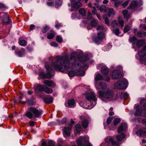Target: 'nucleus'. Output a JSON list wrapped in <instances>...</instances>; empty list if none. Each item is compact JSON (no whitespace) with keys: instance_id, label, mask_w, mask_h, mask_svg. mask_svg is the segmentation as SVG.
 Returning <instances> with one entry per match:
<instances>
[{"instance_id":"nucleus-1","label":"nucleus","mask_w":146,"mask_h":146,"mask_svg":"<svg viewBox=\"0 0 146 146\" xmlns=\"http://www.w3.org/2000/svg\"><path fill=\"white\" fill-rule=\"evenodd\" d=\"M77 60L82 63H84L89 60L88 56L86 54H84L82 50H79L76 52L72 51L69 58L68 54L64 52L62 53V55L56 56L54 62H52L51 65L45 66L48 72L47 73L42 72L39 74V76L42 78H50L52 77L53 72L52 67L56 70L64 72L70 68L72 61H73L74 62L72 63V69L77 72V75L83 76L85 74L84 70L87 69L88 66L85 65L82 67V66L79 63L76 62Z\"/></svg>"},{"instance_id":"nucleus-2","label":"nucleus","mask_w":146,"mask_h":146,"mask_svg":"<svg viewBox=\"0 0 146 146\" xmlns=\"http://www.w3.org/2000/svg\"><path fill=\"white\" fill-rule=\"evenodd\" d=\"M99 88H96L97 90L102 89L98 91V98L103 102L108 103L113 102L117 100L119 96L117 94H114L112 89L107 88L106 84L104 82L98 83Z\"/></svg>"},{"instance_id":"nucleus-3","label":"nucleus","mask_w":146,"mask_h":146,"mask_svg":"<svg viewBox=\"0 0 146 146\" xmlns=\"http://www.w3.org/2000/svg\"><path fill=\"white\" fill-rule=\"evenodd\" d=\"M86 100L91 103L90 108L89 109H91L94 107L96 104L97 98L95 93L91 89L88 88L84 94Z\"/></svg>"},{"instance_id":"nucleus-4","label":"nucleus","mask_w":146,"mask_h":146,"mask_svg":"<svg viewBox=\"0 0 146 146\" xmlns=\"http://www.w3.org/2000/svg\"><path fill=\"white\" fill-rule=\"evenodd\" d=\"M125 137V135L123 133H121L120 135H117L116 139L117 141H115L112 138H107L105 139L106 144H109V145H111L112 146L118 145L119 142L121 141Z\"/></svg>"},{"instance_id":"nucleus-5","label":"nucleus","mask_w":146,"mask_h":146,"mask_svg":"<svg viewBox=\"0 0 146 146\" xmlns=\"http://www.w3.org/2000/svg\"><path fill=\"white\" fill-rule=\"evenodd\" d=\"M30 111H28L26 113V116L29 118L31 119L33 117V115L31 112L33 113L35 117H38L42 113L41 110H38L35 108H30Z\"/></svg>"},{"instance_id":"nucleus-6","label":"nucleus","mask_w":146,"mask_h":146,"mask_svg":"<svg viewBox=\"0 0 146 146\" xmlns=\"http://www.w3.org/2000/svg\"><path fill=\"white\" fill-rule=\"evenodd\" d=\"M76 142L78 146H92L91 144L89 142L88 138L85 137H80Z\"/></svg>"},{"instance_id":"nucleus-7","label":"nucleus","mask_w":146,"mask_h":146,"mask_svg":"<svg viewBox=\"0 0 146 146\" xmlns=\"http://www.w3.org/2000/svg\"><path fill=\"white\" fill-rule=\"evenodd\" d=\"M122 70V67L121 66H117L116 69L113 70L111 73V76L113 79H119L121 77V72Z\"/></svg>"},{"instance_id":"nucleus-8","label":"nucleus","mask_w":146,"mask_h":146,"mask_svg":"<svg viewBox=\"0 0 146 146\" xmlns=\"http://www.w3.org/2000/svg\"><path fill=\"white\" fill-rule=\"evenodd\" d=\"M128 84L127 80L125 79L118 81L114 85L115 88L118 89H126Z\"/></svg>"},{"instance_id":"nucleus-9","label":"nucleus","mask_w":146,"mask_h":146,"mask_svg":"<svg viewBox=\"0 0 146 146\" xmlns=\"http://www.w3.org/2000/svg\"><path fill=\"white\" fill-rule=\"evenodd\" d=\"M134 109L135 110L134 113L135 116L146 117V112L143 110L141 106L137 105Z\"/></svg>"},{"instance_id":"nucleus-10","label":"nucleus","mask_w":146,"mask_h":146,"mask_svg":"<svg viewBox=\"0 0 146 146\" xmlns=\"http://www.w3.org/2000/svg\"><path fill=\"white\" fill-rule=\"evenodd\" d=\"M138 55L139 56L138 58L137 55L136 56L137 58L141 60H146V45L143 47L141 51L138 53Z\"/></svg>"},{"instance_id":"nucleus-11","label":"nucleus","mask_w":146,"mask_h":146,"mask_svg":"<svg viewBox=\"0 0 146 146\" xmlns=\"http://www.w3.org/2000/svg\"><path fill=\"white\" fill-rule=\"evenodd\" d=\"M105 35L104 33L98 32L97 33L96 36L94 38V40L95 43H98L101 41L105 38Z\"/></svg>"},{"instance_id":"nucleus-12","label":"nucleus","mask_w":146,"mask_h":146,"mask_svg":"<svg viewBox=\"0 0 146 146\" xmlns=\"http://www.w3.org/2000/svg\"><path fill=\"white\" fill-rule=\"evenodd\" d=\"M88 15L87 19L90 20V24L92 27H95L98 25V23L97 21L94 18L91 17V14L89 12H88Z\"/></svg>"},{"instance_id":"nucleus-13","label":"nucleus","mask_w":146,"mask_h":146,"mask_svg":"<svg viewBox=\"0 0 146 146\" xmlns=\"http://www.w3.org/2000/svg\"><path fill=\"white\" fill-rule=\"evenodd\" d=\"M74 124V121H71V124H69V127H64L63 130V134L64 136L66 137H69L70 135V130L72 125Z\"/></svg>"},{"instance_id":"nucleus-14","label":"nucleus","mask_w":146,"mask_h":146,"mask_svg":"<svg viewBox=\"0 0 146 146\" xmlns=\"http://www.w3.org/2000/svg\"><path fill=\"white\" fill-rule=\"evenodd\" d=\"M118 24L116 21H113L111 23L112 26L113 27L120 26L121 27H123L124 25V21L123 20L122 18L119 17L118 19Z\"/></svg>"},{"instance_id":"nucleus-15","label":"nucleus","mask_w":146,"mask_h":146,"mask_svg":"<svg viewBox=\"0 0 146 146\" xmlns=\"http://www.w3.org/2000/svg\"><path fill=\"white\" fill-rule=\"evenodd\" d=\"M64 104L65 106L66 107L73 108L75 106L76 103L74 99H71L68 101L66 102Z\"/></svg>"},{"instance_id":"nucleus-16","label":"nucleus","mask_w":146,"mask_h":146,"mask_svg":"<svg viewBox=\"0 0 146 146\" xmlns=\"http://www.w3.org/2000/svg\"><path fill=\"white\" fill-rule=\"evenodd\" d=\"M127 128V124L125 123H121V125L117 128V131L118 133H123V132L125 131Z\"/></svg>"},{"instance_id":"nucleus-17","label":"nucleus","mask_w":146,"mask_h":146,"mask_svg":"<svg viewBox=\"0 0 146 146\" xmlns=\"http://www.w3.org/2000/svg\"><path fill=\"white\" fill-rule=\"evenodd\" d=\"M103 79V78L102 76L99 73L96 74V76L94 78V84L96 88H99L98 83V81Z\"/></svg>"},{"instance_id":"nucleus-18","label":"nucleus","mask_w":146,"mask_h":146,"mask_svg":"<svg viewBox=\"0 0 146 146\" xmlns=\"http://www.w3.org/2000/svg\"><path fill=\"white\" fill-rule=\"evenodd\" d=\"M34 90L36 93L43 91L44 88L46 87L44 85H42L39 84H35L34 86Z\"/></svg>"},{"instance_id":"nucleus-19","label":"nucleus","mask_w":146,"mask_h":146,"mask_svg":"<svg viewBox=\"0 0 146 146\" xmlns=\"http://www.w3.org/2000/svg\"><path fill=\"white\" fill-rule=\"evenodd\" d=\"M138 5V1H133L128 7V8L134 11L137 9Z\"/></svg>"},{"instance_id":"nucleus-20","label":"nucleus","mask_w":146,"mask_h":146,"mask_svg":"<svg viewBox=\"0 0 146 146\" xmlns=\"http://www.w3.org/2000/svg\"><path fill=\"white\" fill-rule=\"evenodd\" d=\"M80 0H70L71 3H73V6L75 8H78L81 7L82 4L80 1Z\"/></svg>"},{"instance_id":"nucleus-21","label":"nucleus","mask_w":146,"mask_h":146,"mask_svg":"<svg viewBox=\"0 0 146 146\" xmlns=\"http://www.w3.org/2000/svg\"><path fill=\"white\" fill-rule=\"evenodd\" d=\"M3 23L5 25L9 24L11 21V20L9 19L7 13H4L2 19Z\"/></svg>"},{"instance_id":"nucleus-22","label":"nucleus","mask_w":146,"mask_h":146,"mask_svg":"<svg viewBox=\"0 0 146 146\" xmlns=\"http://www.w3.org/2000/svg\"><path fill=\"white\" fill-rule=\"evenodd\" d=\"M90 121V118L89 117H87L84 119L82 121L81 125L83 128H86L88 127Z\"/></svg>"},{"instance_id":"nucleus-23","label":"nucleus","mask_w":146,"mask_h":146,"mask_svg":"<svg viewBox=\"0 0 146 146\" xmlns=\"http://www.w3.org/2000/svg\"><path fill=\"white\" fill-rule=\"evenodd\" d=\"M44 83L48 86L52 87H54L55 86V84L54 82L48 80H45L44 82Z\"/></svg>"},{"instance_id":"nucleus-24","label":"nucleus","mask_w":146,"mask_h":146,"mask_svg":"<svg viewBox=\"0 0 146 146\" xmlns=\"http://www.w3.org/2000/svg\"><path fill=\"white\" fill-rule=\"evenodd\" d=\"M137 39L134 36H130L129 37V41L130 43H132V45L133 46V48H134L133 47L134 45H135V41Z\"/></svg>"},{"instance_id":"nucleus-25","label":"nucleus","mask_w":146,"mask_h":146,"mask_svg":"<svg viewBox=\"0 0 146 146\" xmlns=\"http://www.w3.org/2000/svg\"><path fill=\"white\" fill-rule=\"evenodd\" d=\"M115 12L112 8H108L107 14L109 17H113L115 15Z\"/></svg>"},{"instance_id":"nucleus-26","label":"nucleus","mask_w":146,"mask_h":146,"mask_svg":"<svg viewBox=\"0 0 146 146\" xmlns=\"http://www.w3.org/2000/svg\"><path fill=\"white\" fill-rule=\"evenodd\" d=\"M44 101L46 103H50L52 102L53 99L51 96H47L44 98Z\"/></svg>"},{"instance_id":"nucleus-27","label":"nucleus","mask_w":146,"mask_h":146,"mask_svg":"<svg viewBox=\"0 0 146 146\" xmlns=\"http://www.w3.org/2000/svg\"><path fill=\"white\" fill-rule=\"evenodd\" d=\"M25 51V50L24 48H22L21 51H19L18 52H16L15 53L19 57H22L24 55Z\"/></svg>"},{"instance_id":"nucleus-28","label":"nucleus","mask_w":146,"mask_h":146,"mask_svg":"<svg viewBox=\"0 0 146 146\" xmlns=\"http://www.w3.org/2000/svg\"><path fill=\"white\" fill-rule=\"evenodd\" d=\"M144 129L145 128H142L141 129L136 132V134L138 136H143L144 133L145 132V131L144 130Z\"/></svg>"},{"instance_id":"nucleus-29","label":"nucleus","mask_w":146,"mask_h":146,"mask_svg":"<svg viewBox=\"0 0 146 146\" xmlns=\"http://www.w3.org/2000/svg\"><path fill=\"white\" fill-rule=\"evenodd\" d=\"M145 43V42L143 40H138L137 41L136 46L137 47L139 48L142 46Z\"/></svg>"},{"instance_id":"nucleus-30","label":"nucleus","mask_w":146,"mask_h":146,"mask_svg":"<svg viewBox=\"0 0 146 146\" xmlns=\"http://www.w3.org/2000/svg\"><path fill=\"white\" fill-rule=\"evenodd\" d=\"M101 72L103 74L106 75L108 73V69L105 66L103 67L101 69Z\"/></svg>"},{"instance_id":"nucleus-31","label":"nucleus","mask_w":146,"mask_h":146,"mask_svg":"<svg viewBox=\"0 0 146 146\" xmlns=\"http://www.w3.org/2000/svg\"><path fill=\"white\" fill-rule=\"evenodd\" d=\"M137 35L138 37H143L145 36L146 34L144 31H140L137 32Z\"/></svg>"},{"instance_id":"nucleus-32","label":"nucleus","mask_w":146,"mask_h":146,"mask_svg":"<svg viewBox=\"0 0 146 146\" xmlns=\"http://www.w3.org/2000/svg\"><path fill=\"white\" fill-rule=\"evenodd\" d=\"M77 75V72L71 69L68 73V75L70 77L74 76L76 74Z\"/></svg>"},{"instance_id":"nucleus-33","label":"nucleus","mask_w":146,"mask_h":146,"mask_svg":"<svg viewBox=\"0 0 146 146\" xmlns=\"http://www.w3.org/2000/svg\"><path fill=\"white\" fill-rule=\"evenodd\" d=\"M46 94H49L51 93L52 92V89H50L47 88L46 86V87H44L43 90Z\"/></svg>"},{"instance_id":"nucleus-34","label":"nucleus","mask_w":146,"mask_h":146,"mask_svg":"<svg viewBox=\"0 0 146 146\" xmlns=\"http://www.w3.org/2000/svg\"><path fill=\"white\" fill-rule=\"evenodd\" d=\"M79 12L82 15L84 16L86 15V11L84 8H80L79 10Z\"/></svg>"},{"instance_id":"nucleus-35","label":"nucleus","mask_w":146,"mask_h":146,"mask_svg":"<svg viewBox=\"0 0 146 146\" xmlns=\"http://www.w3.org/2000/svg\"><path fill=\"white\" fill-rule=\"evenodd\" d=\"M96 29L97 30L100 31H105L106 30V28H104V27L102 25H98L96 27Z\"/></svg>"},{"instance_id":"nucleus-36","label":"nucleus","mask_w":146,"mask_h":146,"mask_svg":"<svg viewBox=\"0 0 146 146\" xmlns=\"http://www.w3.org/2000/svg\"><path fill=\"white\" fill-rule=\"evenodd\" d=\"M124 18H126L127 19H129L130 17V15L128 13V11L127 10H125L122 12Z\"/></svg>"},{"instance_id":"nucleus-37","label":"nucleus","mask_w":146,"mask_h":146,"mask_svg":"<svg viewBox=\"0 0 146 146\" xmlns=\"http://www.w3.org/2000/svg\"><path fill=\"white\" fill-rule=\"evenodd\" d=\"M54 35L55 33L54 31H52L51 32L48 34L47 38L48 39H51L53 38Z\"/></svg>"},{"instance_id":"nucleus-38","label":"nucleus","mask_w":146,"mask_h":146,"mask_svg":"<svg viewBox=\"0 0 146 146\" xmlns=\"http://www.w3.org/2000/svg\"><path fill=\"white\" fill-rule=\"evenodd\" d=\"M19 44L23 46H25L27 45L26 41L23 40H19L18 41Z\"/></svg>"},{"instance_id":"nucleus-39","label":"nucleus","mask_w":146,"mask_h":146,"mask_svg":"<svg viewBox=\"0 0 146 146\" xmlns=\"http://www.w3.org/2000/svg\"><path fill=\"white\" fill-rule=\"evenodd\" d=\"M131 25H127L124 29L123 30L124 33H127L131 29Z\"/></svg>"},{"instance_id":"nucleus-40","label":"nucleus","mask_w":146,"mask_h":146,"mask_svg":"<svg viewBox=\"0 0 146 146\" xmlns=\"http://www.w3.org/2000/svg\"><path fill=\"white\" fill-rule=\"evenodd\" d=\"M82 129V127L80 124H78L76 125L75 129L76 131L78 133L80 132Z\"/></svg>"},{"instance_id":"nucleus-41","label":"nucleus","mask_w":146,"mask_h":146,"mask_svg":"<svg viewBox=\"0 0 146 146\" xmlns=\"http://www.w3.org/2000/svg\"><path fill=\"white\" fill-rule=\"evenodd\" d=\"M128 94L126 93H121L120 94V97L121 98L126 99L128 96Z\"/></svg>"},{"instance_id":"nucleus-42","label":"nucleus","mask_w":146,"mask_h":146,"mask_svg":"<svg viewBox=\"0 0 146 146\" xmlns=\"http://www.w3.org/2000/svg\"><path fill=\"white\" fill-rule=\"evenodd\" d=\"M112 47L111 44H110L106 46L103 48V49L104 51H108L110 50Z\"/></svg>"},{"instance_id":"nucleus-43","label":"nucleus","mask_w":146,"mask_h":146,"mask_svg":"<svg viewBox=\"0 0 146 146\" xmlns=\"http://www.w3.org/2000/svg\"><path fill=\"white\" fill-rule=\"evenodd\" d=\"M56 40L59 43H61L63 41L62 37L59 35H57L56 37Z\"/></svg>"},{"instance_id":"nucleus-44","label":"nucleus","mask_w":146,"mask_h":146,"mask_svg":"<svg viewBox=\"0 0 146 146\" xmlns=\"http://www.w3.org/2000/svg\"><path fill=\"white\" fill-rule=\"evenodd\" d=\"M112 32L117 36H118L120 33V32L118 29H114L113 30Z\"/></svg>"},{"instance_id":"nucleus-45","label":"nucleus","mask_w":146,"mask_h":146,"mask_svg":"<svg viewBox=\"0 0 146 146\" xmlns=\"http://www.w3.org/2000/svg\"><path fill=\"white\" fill-rule=\"evenodd\" d=\"M99 9L101 12H106V7L104 5L101 6Z\"/></svg>"},{"instance_id":"nucleus-46","label":"nucleus","mask_w":146,"mask_h":146,"mask_svg":"<svg viewBox=\"0 0 146 146\" xmlns=\"http://www.w3.org/2000/svg\"><path fill=\"white\" fill-rule=\"evenodd\" d=\"M120 119L119 118H115L113 121V123L115 126H116L120 122Z\"/></svg>"},{"instance_id":"nucleus-47","label":"nucleus","mask_w":146,"mask_h":146,"mask_svg":"<svg viewBox=\"0 0 146 146\" xmlns=\"http://www.w3.org/2000/svg\"><path fill=\"white\" fill-rule=\"evenodd\" d=\"M49 29V28L48 26H45L43 27L42 32L43 33H45Z\"/></svg>"},{"instance_id":"nucleus-48","label":"nucleus","mask_w":146,"mask_h":146,"mask_svg":"<svg viewBox=\"0 0 146 146\" xmlns=\"http://www.w3.org/2000/svg\"><path fill=\"white\" fill-rule=\"evenodd\" d=\"M62 0H56V5L57 6L61 5L62 3Z\"/></svg>"},{"instance_id":"nucleus-49","label":"nucleus","mask_w":146,"mask_h":146,"mask_svg":"<svg viewBox=\"0 0 146 146\" xmlns=\"http://www.w3.org/2000/svg\"><path fill=\"white\" fill-rule=\"evenodd\" d=\"M87 19H85L82 21L80 24V26L83 27H85L87 25Z\"/></svg>"},{"instance_id":"nucleus-50","label":"nucleus","mask_w":146,"mask_h":146,"mask_svg":"<svg viewBox=\"0 0 146 146\" xmlns=\"http://www.w3.org/2000/svg\"><path fill=\"white\" fill-rule=\"evenodd\" d=\"M50 44L51 46L54 47H56L58 46V44L54 42H52L50 43Z\"/></svg>"},{"instance_id":"nucleus-51","label":"nucleus","mask_w":146,"mask_h":146,"mask_svg":"<svg viewBox=\"0 0 146 146\" xmlns=\"http://www.w3.org/2000/svg\"><path fill=\"white\" fill-rule=\"evenodd\" d=\"M48 146H54V142L51 140L49 141L48 142Z\"/></svg>"},{"instance_id":"nucleus-52","label":"nucleus","mask_w":146,"mask_h":146,"mask_svg":"<svg viewBox=\"0 0 146 146\" xmlns=\"http://www.w3.org/2000/svg\"><path fill=\"white\" fill-rule=\"evenodd\" d=\"M47 5L50 6H53L54 5V3L53 2L51 1H48L46 3Z\"/></svg>"},{"instance_id":"nucleus-53","label":"nucleus","mask_w":146,"mask_h":146,"mask_svg":"<svg viewBox=\"0 0 146 146\" xmlns=\"http://www.w3.org/2000/svg\"><path fill=\"white\" fill-rule=\"evenodd\" d=\"M129 2V0L126 1L124 3L121 4V6L123 7H125L128 4Z\"/></svg>"},{"instance_id":"nucleus-54","label":"nucleus","mask_w":146,"mask_h":146,"mask_svg":"<svg viewBox=\"0 0 146 146\" xmlns=\"http://www.w3.org/2000/svg\"><path fill=\"white\" fill-rule=\"evenodd\" d=\"M104 65L103 64H100L97 65V68L98 69H102L103 67H104Z\"/></svg>"},{"instance_id":"nucleus-55","label":"nucleus","mask_w":146,"mask_h":146,"mask_svg":"<svg viewBox=\"0 0 146 146\" xmlns=\"http://www.w3.org/2000/svg\"><path fill=\"white\" fill-rule=\"evenodd\" d=\"M112 119V117H108L107 120V122L108 124H109L111 123V121Z\"/></svg>"},{"instance_id":"nucleus-56","label":"nucleus","mask_w":146,"mask_h":146,"mask_svg":"<svg viewBox=\"0 0 146 146\" xmlns=\"http://www.w3.org/2000/svg\"><path fill=\"white\" fill-rule=\"evenodd\" d=\"M92 8L93 9V10H92V14L94 15H96L98 14V13L95 11L96 10V8L95 7H93Z\"/></svg>"},{"instance_id":"nucleus-57","label":"nucleus","mask_w":146,"mask_h":146,"mask_svg":"<svg viewBox=\"0 0 146 146\" xmlns=\"http://www.w3.org/2000/svg\"><path fill=\"white\" fill-rule=\"evenodd\" d=\"M140 27L141 28L144 29L146 31V26L144 24H141L140 25Z\"/></svg>"},{"instance_id":"nucleus-58","label":"nucleus","mask_w":146,"mask_h":146,"mask_svg":"<svg viewBox=\"0 0 146 146\" xmlns=\"http://www.w3.org/2000/svg\"><path fill=\"white\" fill-rule=\"evenodd\" d=\"M105 24L107 25H110L109 21L108 19L106 18L105 19Z\"/></svg>"},{"instance_id":"nucleus-59","label":"nucleus","mask_w":146,"mask_h":146,"mask_svg":"<svg viewBox=\"0 0 146 146\" xmlns=\"http://www.w3.org/2000/svg\"><path fill=\"white\" fill-rule=\"evenodd\" d=\"M110 78L109 77V76H105V77H104V80L106 81H109L110 80Z\"/></svg>"},{"instance_id":"nucleus-60","label":"nucleus","mask_w":146,"mask_h":146,"mask_svg":"<svg viewBox=\"0 0 146 146\" xmlns=\"http://www.w3.org/2000/svg\"><path fill=\"white\" fill-rule=\"evenodd\" d=\"M41 146H47L46 143V141H43L42 142Z\"/></svg>"},{"instance_id":"nucleus-61","label":"nucleus","mask_w":146,"mask_h":146,"mask_svg":"<svg viewBox=\"0 0 146 146\" xmlns=\"http://www.w3.org/2000/svg\"><path fill=\"white\" fill-rule=\"evenodd\" d=\"M61 26V25L60 24L57 23L55 25V27L56 28L58 29Z\"/></svg>"},{"instance_id":"nucleus-62","label":"nucleus","mask_w":146,"mask_h":146,"mask_svg":"<svg viewBox=\"0 0 146 146\" xmlns=\"http://www.w3.org/2000/svg\"><path fill=\"white\" fill-rule=\"evenodd\" d=\"M115 6L116 7H117L119 6V5L120 4V2L119 1L117 2H115Z\"/></svg>"},{"instance_id":"nucleus-63","label":"nucleus","mask_w":146,"mask_h":146,"mask_svg":"<svg viewBox=\"0 0 146 146\" xmlns=\"http://www.w3.org/2000/svg\"><path fill=\"white\" fill-rule=\"evenodd\" d=\"M66 122V118H63L62 120V122L63 124L65 123Z\"/></svg>"},{"instance_id":"nucleus-64","label":"nucleus","mask_w":146,"mask_h":146,"mask_svg":"<svg viewBox=\"0 0 146 146\" xmlns=\"http://www.w3.org/2000/svg\"><path fill=\"white\" fill-rule=\"evenodd\" d=\"M143 107L144 109V111L146 112V103H144L143 105Z\"/></svg>"}]
</instances>
